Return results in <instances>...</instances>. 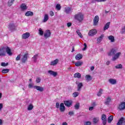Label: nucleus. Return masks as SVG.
Listing matches in <instances>:
<instances>
[{
  "mask_svg": "<svg viewBox=\"0 0 125 125\" xmlns=\"http://www.w3.org/2000/svg\"><path fill=\"white\" fill-rule=\"evenodd\" d=\"M74 18L75 20H77L79 22V23H81L83 22V13H79L75 15Z\"/></svg>",
  "mask_w": 125,
  "mask_h": 125,
  "instance_id": "nucleus-1",
  "label": "nucleus"
},
{
  "mask_svg": "<svg viewBox=\"0 0 125 125\" xmlns=\"http://www.w3.org/2000/svg\"><path fill=\"white\" fill-rule=\"evenodd\" d=\"M28 57H29V54L24 53L21 55V61L22 63H26L27 62V60H28Z\"/></svg>",
  "mask_w": 125,
  "mask_h": 125,
  "instance_id": "nucleus-2",
  "label": "nucleus"
},
{
  "mask_svg": "<svg viewBox=\"0 0 125 125\" xmlns=\"http://www.w3.org/2000/svg\"><path fill=\"white\" fill-rule=\"evenodd\" d=\"M15 24L13 22H10L8 26V29L10 30V31H14L15 30Z\"/></svg>",
  "mask_w": 125,
  "mask_h": 125,
  "instance_id": "nucleus-3",
  "label": "nucleus"
},
{
  "mask_svg": "<svg viewBox=\"0 0 125 125\" xmlns=\"http://www.w3.org/2000/svg\"><path fill=\"white\" fill-rule=\"evenodd\" d=\"M5 46L0 48V56H5Z\"/></svg>",
  "mask_w": 125,
  "mask_h": 125,
  "instance_id": "nucleus-4",
  "label": "nucleus"
},
{
  "mask_svg": "<svg viewBox=\"0 0 125 125\" xmlns=\"http://www.w3.org/2000/svg\"><path fill=\"white\" fill-rule=\"evenodd\" d=\"M97 33V31L95 29H92L90 30L88 32V35L90 37H93V36H95Z\"/></svg>",
  "mask_w": 125,
  "mask_h": 125,
  "instance_id": "nucleus-5",
  "label": "nucleus"
},
{
  "mask_svg": "<svg viewBox=\"0 0 125 125\" xmlns=\"http://www.w3.org/2000/svg\"><path fill=\"white\" fill-rule=\"evenodd\" d=\"M51 35V33L50 32V30H46L44 34V37L46 39H47V38H49Z\"/></svg>",
  "mask_w": 125,
  "mask_h": 125,
  "instance_id": "nucleus-6",
  "label": "nucleus"
},
{
  "mask_svg": "<svg viewBox=\"0 0 125 125\" xmlns=\"http://www.w3.org/2000/svg\"><path fill=\"white\" fill-rule=\"evenodd\" d=\"M117 53V50L115 49H112L108 53V56H113V55H115Z\"/></svg>",
  "mask_w": 125,
  "mask_h": 125,
  "instance_id": "nucleus-7",
  "label": "nucleus"
},
{
  "mask_svg": "<svg viewBox=\"0 0 125 125\" xmlns=\"http://www.w3.org/2000/svg\"><path fill=\"white\" fill-rule=\"evenodd\" d=\"M122 54V53L121 52H118L112 58V61H116L117 59H118L120 57V56Z\"/></svg>",
  "mask_w": 125,
  "mask_h": 125,
  "instance_id": "nucleus-8",
  "label": "nucleus"
},
{
  "mask_svg": "<svg viewBox=\"0 0 125 125\" xmlns=\"http://www.w3.org/2000/svg\"><path fill=\"white\" fill-rule=\"evenodd\" d=\"M99 21V17L98 16H96L93 20L94 26H96V25H97Z\"/></svg>",
  "mask_w": 125,
  "mask_h": 125,
  "instance_id": "nucleus-9",
  "label": "nucleus"
},
{
  "mask_svg": "<svg viewBox=\"0 0 125 125\" xmlns=\"http://www.w3.org/2000/svg\"><path fill=\"white\" fill-rule=\"evenodd\" d=\"M20 8L21 11H25V10H27L28 7H27L25 3H22L20 6Z\"/></svg>",
  "mask_w": 125,
  "mask_h": 125,
  "instance_id": "nucleus-10",
  "label": "nucleus"
},
{
  "mask_svg": "<svg viewBox=\"0 0 125 125\" xmlns=\"http://www.w3.org/2000/svg\"><path fill=\"white\" fill-rule=\"evenodd\" d=\"M5 51L7 52V54L9 56H11L12 55V52H11V49L8 47V46H5Z\"/></svg>",
  "mask_w": 125,
  "mask_h": 125,
  "instance_id": "nucleus-11",
  "label": "nucleus"
},
{
  "mask_svg": "<svg viewBox=\"0 0 125 125\" xmlns=\"http://www.w3.org/2000/svg\"><path fill=\"white\" fill-rule=\"evenodd\" d=\"M30 36H31V34H30V33L26 32L22 35V39H23L24 40H26V39H28V38H29Z\"/></svg>",
  "mask_w": 125,
  "mask_h": 125,
  "instance_id": "nucleus-12",
  "label": "nucleus"
},
{
  "mask_svg": "<svg viewBox=\"0 0 125 125\" xmlns=\"http://www.w3.org/2000/svg\"><path fill=\"white\" fill-rule=\"evenodd\" d=\"M119 110H125V102H122L120 104H119Z\"/></svg>",
  "mask_w": 125,
  "mask_h": 125,
  "instance_id": "nucleus-13",
  "label": "nucleus"
},
{
  "mask_svg": "<svg viewBox=\"0 0 125 125\" xmlns=\"http://www.w3.org/2000/svg\"><path fill=\"white\" fill-rule=\"evenodd\" d=\"M34 88L35 89H36L37 90H38L39 91H43V87H41V86H38V85H35V86H34Z\"/></svg>",
  "mask_w": 125,
  "mask_h": 125,
  "instance_id": "nucleus-14",
  "label": "nucleus"
},
{
  "mask_svg": "<svg viewBox=\"0 0 125 125\" xmlns=\"http://www.w3.org/2000/svg\"><path fill=\"white\" fill-rule=\"evenodd\" d=\"M58 62H59V59H56L55 60L51 62L50 65L55 66V65H57V64H58Z\"/></svg>",
  "mask_w": 125,
  "mask_h": 125,
  "instance_id": "nucleus-15",
  "label": "nucleus"
},
{
  "mask_svg": "<svg viewBox=\"0 0 125 125\" xmlns=\"http://www.w3.org/2000/svg\"><path fill=\"white\" fill-rule=\"evenodd\" d=\"M64 104L66 107H70L72 105V101H64Z\"/></svg>",
  "mask_w": 125,
  "mask_h": 125,
  "instance_id": "nucleus-16",
  "label": "nucleus"
},
{
  "mask_svg": "<svg viewBox=\"0 0 125 125\" xmlns=\"http://www.w3.org/2000/svg\"><path fill=\"white\" fill-rule=\"evenodd\" d=\"M48 74L51 75V76H53V77H56L57 76V72L55 71H53L52 70H49L48 71Z\"/></svg>",
  "mask_w": 125,
  "mask_h": 125,
  "instance_id": "nucleus-17",
  "label": "nucleus"
},
{
  "mask_svg": "<svg viewBox=\"0 0 125 125\" xmlns=\"http://www.w3.org/2000/svg\"><path fill=\"white\" fill-rule=\"evenodd\" d=\"M60 111L61 112H64L65 111V106L64 105V104L62 103L60 105Z\"/></svg>",
  "mask_w": 125,
  "mask_h": 125,
  "instance_id": "nucleus-18",
  "label": "nucleus"
},
{
  "mask_svg": "<svg viewBox=\"0 0 125 125\" xmlns=\"http://www.w3.org/2000/svg\"><path fill=\"white\" fill-rule=\"evenodd\" d=\"M73 10L72 8H70L69 7H66L65 8V12L67 13V14H69L71 13V12Z\"/></svg>",
  "mask_w": 125,
  "mask_h": 125,
  "instance_id": "nucleus-19",
  "label": "nucleus"
},
{
  "mask_svg": "<svg viewBox=\"0 0 125 125\" xmlns=\"http://www.w3.org/2000/svg\"><path fill=\"white\" fill-rule=\"evenodd\" d=\"M103 38H104V34H102L101 36L97 39V43H100L102 42Z\"/></svg>",
  "mask_w": 125,
  "mask_h": 125,
  "instance_id": "nucleus-20",
  "label": "nucleus"
},
{
  "mask_svg": "<svg viewBox=\"0 0 125 125\" xmlns=\"http://www.w3.org/2000/svg\"><path fill=\"white\" fill-rule=\"evenodd\" d=\"M76 84L78 85V91H80L82 87H83V83H79V82H76Z\"/></svg>",
  "mask_w": 125,
  "mask_h": 125,
  "instance_id": "nucleus-21",
  "label": "nucleus"
},
{
  "mask_svg": "<svg viewBox=\"0 0 125 125\" xmlns=\"http://www.w3.org/2000/svg\"><path fill=\"white\" fill-rule=\"evenodd\" d=\"M108 82L111 84H116V83H117V81L116 79H109Z\"/></svg>",
  "mask_w": 125,
  "mask_h": 125,
  "instance_id": "nucleus-22",
  "label": "nucleus"
},
{
  "mask_svg": "<svg viewBox=\"0 0 125 125\" xmlns=\"http://www.w3.org/2000/svg\"><path fill=\"white\" fill-rule=\"evenodd\" d=\"M83 59V55L81 54H78L76 56H75V59L76 60H81V59Z\"/></svg>",
  "mask_w": 125,
  "mask_h": 125,
  "instance_id": "nucleus-23",
  "label": "nucleus"
},
{
  "mask_svg": "<svg viewBox=\"0 0 125 125\" xmlns=\"http://www.w3.org/2000/svg\"><path fill=\"white\" fill-rule=\"evenodd\" d=\"M124 121H125V118L122 117L117 123V125H122L123 123H124Z\"/></svg>",
  "mask_w": 125,
  "mask_h": 125,
  "instance_id": "nucleus-24",
  "label": "nucleus"
},
{
  "mask_svg": "<svg viewBox=\"0 0 125 125\" xmlns=\"http://www.w3.org/2000/svg\"><path fill=\"white\" fill-rule=\"evenodd\" d=\"M85 78L87 82H90V81H91V80H92V78L89 75H86L85 76Z\"/></svg>",
  "mask_w": 125,
  "mask_h": 125,
  "instance_id": "nucleus-25",
  "label": "nucleus"
},
{
  "mask_svg": "<svg viewBox=\"0 0 125 125\" xmlns=\"http://www.w3.org/2000/svg\"><path fill=\"white\" fill-rule=\"evenodd\" d=\"M109 27H110V22H108L105 24L104 27V30L106 31V30H108V29H109Z\"/></svg>",
  "mask_w": 125,
  "mask_h": 125,
  "instance_id": "nucleus-26",
  "label": "nucleus"
},
{
  "mask_svg": "<svg viewBox=\"0 0 125 125\" xmlns=\"http://www.w3.org/2000/svg\"><path fill=\"white\" fill-rule=\"evenodd\" d=\"M34 15V12L28 11L25 13V16H33Z\"/></svg>",
  "mask_w": 125,
  "mask_h": 125,
  "instance_id": "nucleus-27",
  "label": "nucleus"
},
{
  "mask_svg": "<svg viewBox=\"0 0 125 125\" xmlns=\"http://www.w3.org/2000/svg\"><path fill=\"white\" fill-rule=\"evenodd\" d=\"M83 62L82 61H78L77 62H75V66L76 67H79L80 66H82L83 65Z\"/></svg>",
  "mask_w": 125,
  "mask_h": 125,
  "instance_id": "nucleus-28",
  "label": "nucleus"
},
{
  "mask_svg": "<svg viewBox=\"0 0 125 125\" xmlns=\"http://www.w3.org/2000/svg\"><path fill=\"white\" fill-rule=\"evenodd\" d=\"M108 39L111 42H115V37L112 35L108 36Z\"/></svg>",
  "mask_w": 125,
  "mask_h": 125,
  "instance_id": "nucleus-29",
  "label": "nucleus"
},
{
  "mask_svg": "<svg viewBox=\"0 0 125 125\" xmlns=\"http://www.w3.org/2000/svg\"><path fill=\"white\" fill-rule=\"evenodd\" d=\"M110 102H111V98L108 97L106 98V101L105 102L104 104H105V105H109V104L110 103Z\"/></svg>",
  "mask_w": 125,
  "mask_h": 125,
  "instance_id": "nucleus-30",
  "label": "nucleus"
},
{
  "mask_svg": "<svg viewBox=\"0 0 125 125\" xmlns=\"http://www.w3.org/2000/svg\"><path fill=\"white\" fill-rule=\"evenodd\" d=\"M81 77H82V75H81V73L77 72L74 75V78H78V79H80Z\"/></svg>",
  "mask_w": 125,
  "mask_h": 125,
  "instance_id": "nucleus-31",
  "label": "nucleus"
},
{
  "mask_svg": "<svg viewBox=\"0 0 125 125\" xmlns=\"http://www.w3.org/2000/svg\"><path fill=\"white\" fill-rule=\"evenodd\" d=\"M49 18L48 17V15L45 14L44 16V19H43V22H46L47 20H48Z\"/></svg>",
  "mask_w": 125,
  "mask_h": 125,
  "instance_id": "nucleus-32",
  "label": "nucleus"
},
{
  "mask_svg": "<svg viewBox=\"0 0 125 125\" xmlns=\"http://www.w3.org/2000/svg\"><path fill=\"white\" fill-rule=\"evenodd\" d=\"M33 109H34V105L32 104H29L27 108L28 111H31Z\"/></svg>",
  "mask_w": 125,
  "mask_h": 125,
  "instance_id": "nucleus-33",
  "label": "nucleus"
},
{
  "mask_svg": "<svg viewBox=\"0 0 125 125\" xmlns=\"http://www.w3.org/2000/svg\"><path fill=\"white\" fill-rule=\"evenodd\" d=\"M14 2V0H9L8 2V6H11Z\"/></svg>",
  "mask_w": 125,
  "mask_h": 125,
  "instance_id": "nucleus-34",
  "label": "nucleus"
},
{
  "mask_svg": "<svg viewBox=\"0 0 125 125\" xmlns=\"http://www.w3.org/2000/svg\"><path fill=\"white\" fill-rule=\"evenodd\" d=\"M74 108L75 110H79L80 109V103H78L74 105Z\"/></svg>",
  "mask_w": 125,
  "mask_h": 125,
  "instance_id": "nucleus-35",
  "label": "nucleus"
},
{
  "mask_svg": "<svg viewBox=\"0 0 125 125\" xmlns=\"http://www.w3.org/2000/svg\"><path fill=\"white\" fill-rule=\"evenodd\" d=\"M93 122L95 124H97V123H98V122H99V118H98V117L94 118L93 119Z\"/></svg>",
  "mask_w": 125,
  "mask_h": 125,
  "instance_id": "nucleus-36",
  "label": "nucleus"
},
{
  "mask_svg": "<svg viewBox=\"0 0 125 125\" xmlns=\"http://www.w3.org/2000/svg\"><path fill=\"white\" fill-rule=\"evenodd\" d=\"M76 33L77 35L79 36V37H80L81 38H83V35H82V33H81V32H80V30L77 29L76 31Z\"/></svg>",
  "mask_w": 125,
  "mask_h": 125,
  "instance_id": "nucleus-37",
  "label": "nucleus"
},
{
  "mask_svg": "<svg viewBox=\"0 0 125 125\" xmlns=\"http://www.w3.org/2000/svg\"><path fill=\"white\" fill-rule=\"evenodd\" d=\"M9 72V69H3L2 70V74H7Z\"/></svg>",
  "mask_w": 125,
  "mask_h": 125,
  "instance_id": "nucleus-38",
  "label": "nucleus"
},
{
  "mask_svg": "<svg viewBox=\"0 0 125 125\" xmlns=\"http://www.w3.org/2000/svg\"><path fill=\"white\" fill-rule=\"evenodd\" d=\"M121 34H122V35L124 34H125V24L124 25V26H123L122 29H121V31H120Z\"/></svg>",
  "mask_w": 125,
  "mask_h": 125,
  "instance_id": "nucleus-39",
  "label": "nucleus"
},
{
  "mask_svg": "<svg viewBox=\"0 0 125 125\" xmlns=\"http://www.w3.org/2000/svg\"><path fill=\"white\" fill-rule=\"evenodd\" d=\"M39 34L40 36H43V31H42V28H39Z\"/></svg>",
  "mask_w": 125,
  "mask_h": 125,
  "instance_id": "nucleus-40",
  "label": "nucleus"
},
{
  "mask_svg": "<svg viewBox=\"0 0 125 125\" xmlns=\"http://www.w3.org/2000/svg\"><path fill=\"white\" fill-rule=\"evenodd\" d=\"M113 116H110V117H109L107 119L108 123H111L112 121H113Z\"/></svg>",
  "mask_w": 125,
  "mask_h": 125,
  "instance_id": "nucleus-41",
  "label": "nucleus"
},
{
  "mask_svg": "<svg viewBox=\"0 0 125 125\" xmlns=\"http://www.w3.org/2000/svg\"><path fill=\"white\" fill-rule=\"evenodd\" d=\"M102 92H103V89H100V90L97 94V96H99V97L101 96V95L102 94Z\"/></svg>",
  "mask_w": 125,
  "mask_h": 125,
  "instance_id": "nucleus-42",
  "label": "nucleus"
},
{
  "mask_svg": "<svg viewBox=\"0 0 125 125\" xmlns=\"http://www.w3.org/2000/svg\"><path fill=\"white\" fill-rule=\"evenodd\" d=\"M116 69H123V65L122 64H117L115 66Z\"/></svg>",
  "mask_w": 125,
  "mask_h": 125,
  "instance_id": "nucleus-43",
  "label": "nucleus"
},
{
  "mask_svg": "<svg viewBox=\"0 0 125 125\" xmlns=\"http://www.w3.org/2000/svg\"><path fill=\"white\" fill-rule=\"evenodd\" d=\"M34 62H37V59H38V55H35L32 57Z\"/></svg>",
  "mask_w": 125,
  "mask_h": 125,
  "instance_id": "nucleus-44",
  "label": "nucleus"
},
{
  "mask_svg": "<svg viewBox=\"0 0 125 125\" xmlns=\"http://www.w3.org/2000/svg\"><path fill=\"white\" fill-rule=\"evenodd\" d=\"M21 56H22V55L21 54L18 55L16 59V61H19V60H20V59H21Z\"/></svg>",
  "mask_w": 125,
  "mask_h": 125,
  "instance_id": "nucleus-45",
  "label": "nucleus"
},
{
  "mask_svg": "<svg viewBox=\"0 0 125 125\" xmlns=\"http://www.w3.org/2000/svg\"><path fill=\"white\" fill-rule=\"evenodd\" d=\"M56 8L57 10H60V9H61V5L59 4H57L56 6Z\"/></svg>",
  "mask_w": 125,
  "mask_h": 125,
  "instance_id": "nucleus-46",
  "label": "nucleus"
},
{
  "mask_svg": "<svg viewBox=\"0 0 125 125\" xmlns=\"http://www.w3.org/2000/svg\"><path fill=\"white\" fill-rule=\"evenodd\" d=\"M73 97H75V98L79 96V92H75L74 93H73Z\"/></svg>",
  "mask_w": 125,
  "mask_h": 125,
  "instance_id": "nucleus-47",
  "label": "nucleus"
},
{
  "mask_svg": "<svg viewBox=\"0 0 125 125\" xmlns=\"http://www.w3.org/2000/svg\"><path fill=\"white\" fill-rule=\"evenodd\" d=\"M102 121L106 120H107V117H106V115L103 114L102 116Z\"/></svg>",
  "mask_w": 125,
  "mask_h": 125,
  "instance_id": "nucleus-48",
  "label": "nucleus"
},
{
  "mask_svg": "<svg viewBox=\"0 0 125 125\" xmlns=\"http://www.w3.org/2000/svg\"><path fill=\"white\" fill-rule=\"evenodd\" d=\"M8 65V63H5V62H1V66L2 67H6V66Z\"/></svg>",
  "mask_w": 125,
  "mask_h": 125,
  "instance_id": "nucleus-49",
  "label": "nucleus"
},
{
  "mask_svg": "<svg viewBox=\"0 0 125 125\" xmlns=\"http://www.w3.org/2000/svg\"><path fill=\"white\" fill-rule=\"evenodd\" d=\"M75 114V113L74 112V111H69V113H68V115L71 117V116H73Z\"/></svg>",
  "mask_w": 125,
  "mask_h": 125,
  "instance_id": "nucleus-50",
  "label": "nucleus"
},
{
  "mask_svg": "<svg viewBox=\"0 0 125 125\" xmlns=\"http://www.w3.org/2000/svg\"><path fill=\"white\" fill-rule=\"evenodd\" d=\"M86 48H87V45H86V43H84V48L82 49V50L84 51V50H86Z\"/></svg>",
  "mask_w": 125,
  "mask_h": 125,
  "instance_id": "nucleus-51",
  "label": "nucleus"
},
{
  "mask_svg": "<svg viewBox=\"0 0 125 125\" xmlns=\"http://www.w3.org/2000/svg\"><path fill=\"white\" fill-rule=\"evenodd\" d=\"M36 83H41V79L40 78H37L36 79Z\"/></svg>",
  "mask_w": 125,
  "mask_h": 125,
  "instance_id": "nucleus-52",
  "label": "nucleus"
},
{
  "mask_svg": "<svg viewBox=\"0 0 125 125\" xmlns=\"http://www.w3.org/2000/svg\"><path fill=\"white\" fill-rule=\"evenodd\" d=\"M91 123L89 121L86 122L84 123V125H91Z\"/></svg>",
  "mask_w": 125,
  "mask_h": 125,
  "instance_id": "nucleus-53",
  "label": "nucleus"
},
{
  "mask_svg": "<svg viewBox=\"0 0 125 125\" xmlns=\"http://www.w3.org/2000/svg\"><path fill=\"white\" fill-rule=\"evenodd\" d=\"M59 106H60V104H59V103H56V108L58 109V108H59Z\"/></svg>",
  "mask_w": 125,
  "mask_h": 125,
  "instance_id": "nucleus-54",
  "label": "nucleus"
},
{
  "mask_svg": "<svg viewBox=\"0 0 125 125\" xmlns=\"http://www.w3.org/2000/svg\"><path fill=\"white\" fill-rule=\"evenodd\" d=\"M50 15H51V16H53V15H54V13L53 12V11H50Z\"/></svg>",
  "mask_w": 125,
  "mask_h": 125,
  "instance_id": "nucleus-55",
  "label": "nucleus"
},
{
  "mask_svg": "<svg viewBox=\"0 0 125 125\" xmlns=\"http://www.w3.org/2000/svg\"><path fill=\"white\" fill-rule=\"evenodd\" d=\"M103 124L104 125H106V124H107V120H103Z\"/></svg>",
  "mask_w": 125,
  "mask_h": 125,
  "instance_id": "nucleus-56",
  "label": "nucleus"
},
{
  "mask_svg": "<svg viewBox=\"0 0 125 125\" xmlns=\"http://www.w3.org/2000/svg\"><path fill=\"white\" fill-rule=\"evenodd\" d=\"M3 108V104H0V111Z\"/></svg>",
  "mask_w": 125,
  "mask_h": 125,
  "instance_id": "nucleus-57",
  "label": "nucleus"
},
{
  "mask_svg": "<svg viewBox=\"0 0 125 125\" xmlns=\"http://www.w3.org/2000/svg\"><path fill=\"white\" fill-rule=\"evenodd\" d=\"M94 109V107L91 106V107H90L89 108V111H92V110H93Z\"/></svg>",
  "mask_w": 125,
  "mask_h": 125,
  "instance_id": "nucleus-58",
  "label": "nucleus"
},
{
  "mask_svg": "<svg viewBox=\"0 0 125 125\" xmlns=\"http://www.w3.org/2000/svg\"><path fill=\"white\" fill-rule=\"evenodd\" d=\"M67 27H71L72 26V23L68 22L67 23Z\"/></svg>",
  "mask_w": 125,
  "mask_h": 125,
  "instance_id": "nucleus-59",
  "label": "nucleus"
},
{
  "mask_svg": "<svg viewBox=\"0 0 125 125\" xmlns=\"http://www.w3.org/2000/svg\"><path fill=\"white\" fill-rule=\"evenodd\" d=\"M28 87H29V88H32L33 87V84H32L31 83L29 84L28 85Z\"/></svg>",
  "mask_w": 125,
  "mask_h": 125,
  "instance_id": "nucleus-60",
  "label": "nucleus"
},
{
  "mask_svg": "<svg viewBox=\"0 0 125 125\" xmlns=\"http://www.w3.org/2000/svg\"><path fill=\"white\" fill-rule=\"evenodd\" d=\"M62 125H68V123L67 122H63Z\"/></svg>",
  "mask_w": 125,
  "mask_h": 125,
  "instance_id": "nucleus-61",
  "label": "nucleus"
},
{
  "mask_svg": "<svg viewBox=\"0 0 125 125\" xmlns=\"http://www.w3.org/2000/svg\"><path fill=\"white\" fill-rule=\"evenodd\" d=\"M90 70L91 71H93L94 70V66H91Z\"/></svg>",
  "mask_w": 125,
  "mask_h": 125,
  "instance_id": "nucleus-62",
  "label": "nucleus"
},
{
  "mask_svg": "<svg viewBox=\"0 0 125 125\" xmlns=\"http://www.w3.org/2000/svg\"><path fill=\"white\" fill-rule=\"evenodd\" d=\"M106 64L108 66V65H110V61L106 62Z\"/></svg>",
  "mask_w": 125,
  "mask_h": 125,
  "instance_id": "nucleus-63",
  "label": "nucleus"
},
{
  "mask_svg": "<svg viewBox=\"0 0 125 125\" xmlns=\"http://www.w3.org/2000/svg\"><path fill=\"white\" fill-rule=\"evenodd\" d=\"M2 125V120L0 119V125Z\"/></svg>",
  "mask_w": 125,
  "mask_h": 125,
  "instance_id": "nucleus-64",
  "label": "nucleus"
}]
</instances>
